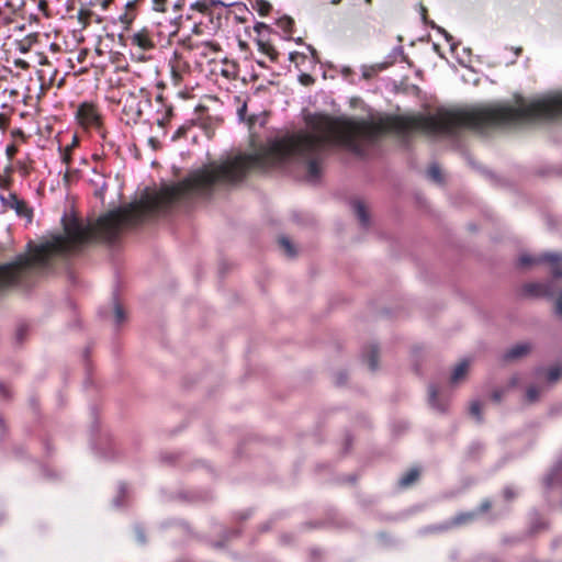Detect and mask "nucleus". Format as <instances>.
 <instances>
[{"label": "nucleus", "mask_w": 562, "mask_h": 562, "mask_svg": "<svg viewBox=\"0 0 562 562\" xmlns=\"http://www.w3.org/2000/svg\"><path fill=\"white\" fill-rule=\"evenodd\" d=\"M516 105L497 103L471 110H438L434 115H386L378 120H352L316 114L307 120L311 132L288 133L268 142L254 154H238L213 161L192 171L181 181L144 194L139 201L108 212L93 223V241L114 244L124 227L139 224L146 216L169 209L175 202L193 195H210L213 188L243 181L250 169L276 167L300 157L307 160L312 180L322 173L318 156L330 144L344 145L359 153V139L373 142L386 133L406 136L412 132L451 135L461 127L485 128L533 123V101L521 95Z\"/></svg>", "instance_id": "f257e3e1"}, {"label": "nucleus", "mask_w": 562, "mask_h": 562, "mask_svg": "<svg viewBox=\"0 0 562 562\" xmlns=\"http://www.w3.org/2000/svg\"><path fill=\"white\" fill-rule=\"evenodd\" d=\"M344 380H346V375L340 374L338 383H344Z\"/></svg>", "instance_id": "052dcab7"}, {"label": "nucleus", "mask_w": 562, "mask_h": 562, "mask_svg": "<svg viewBox=\"0 0 562 562\" xmlns=\"http://www.w3.org/2000/svg\"><path fill=\"white\" fill-rule=\"evenodd\" d=\"M16 165L20 168V170L23 172L24 176H26L29 173L27 168L25 167V165L23 162L18 161Z\"/></svg>", "instance_id": "864d4df0"}, {"label": "nucleus", "mask_w": 562, "mask_h": 562, "mask_svg": "<svg viewBox=\"0 0 562 562\" xmlns=\"http://www.w3.org/2000/svg\"><path fill=\"white\" fill-rule=\"evenodd\" d=\"M257 45L259 52L263 53L269 57V59L272 63H277L279 58V52L276 49V47L269 42L265 41L262 38L257 40Z\"/></svg>", "instance_id": "a211bd4d"}, {"label": "nucleus", "mask_w": 562, "mask_h": 562, "mask_svg": "<svg viewBox=\"0 0 562 562\" xmlns=\"http://www.w3.org/2000/svg\"><path fill=\"white\" fill-rule=\"evenodd\" d=\"M252 8L258 12L259 15L266 16L268 15L271 10L272 5L267 0H256L252 4Z\"/></svg>", "instance_id": "393cba45"}, {"label": "nucleus", "mask_w": 562, "mask_h": 562, "mask_svg": "<svg viewBox=\"0 0 562 562\" xmlns=\"http://www.w3.org/2000/svg\"><path fill=\"white\" fill-rule=\"evenodd\" d=\"M362 77L364 79H370L372 77V72L371 71H363Z\"/></svg>", "instance_id": "4d7b16f0"}, {"label": "nucleus", "mask_w": 562, "mask_h": 562, "mask_svg": "<svg viewBox=\"0 0 562 562\" xmlns=\"http://www.w3.org/2000/svg\"><path fill=\"white\" fill-rule=\"evenodd\" d=\"M470 414L476 418L479 423L483 420L482 417V405L479 401H473L470 404Z\"/></svg>", "instance_id": "c756f323"}, {"label": "nucleus", "mask_w": 562, "mask_h": 562, "mask_svg": "<svg viewBox=\"0 0 562 562\" xmlns=\"http://www.w3.org/2000/svg\"><path fill=\"white\" fill-rule=\"evenodd\" d=\"M192 32L195 33V34H200L201 31H200L199 25H194Z\"/></svg>", "instance_id": "13d9d810"}, {"label": "nucleus", "mask_w": 562, "mask_h": 562, "mask_svg": "<svg viewBox=\"0 0 562 562\" xmlns=\"http://www.w3.org/2000/svg\"><path fill=\"white\" fill-rule=\"evenodd\" d=\"M492 503L488 499H485L481 503L479 507V513H486L491 509Z\"/></svg>", "instance_id": "c03bdc74"}, {"label": "nucleus", "mask_w": 562, "mask_h": 562, "mask_svg": "<svg viewBox=\"0 0 562 562\" xmlns=\"http://www.w3.org/2000/svg\"><path fill=\"white\" fill-rule=\"evenodd\" d=\"M13 167L11 165L4 168V173L0 176V189L2 191H11Z\"/></svg>", "instance_id": "5701e85b"}, {"label": "nucleus", "mask_w": 562, "mask_h": 562, "mask_svg": "<svg viewBox=\"0 0 562 562\" xmlns=\"http://www.w3.org/2000/svg\"><path fill=\"white\" fill-rule=\"evenodd\" d=\"M364 1H366V3H368V4H372V0H364Z\"/></svg>", "instance_id": "0e129e2a"}, {"label": "nucleus", "mask_w": 562, "mask_h": 562, "mask_svg": "<svg viewBox=\"0 0 562 562\" xmlns=\"http://www.w3.org/2000/svg\"><path fill=\"white\" fill-rule=\"evenodd\" d=\"M125 318H126V316H125V312H124L123 307L116 303L115 307H114L115 324L117 326L121 325L125 321Z\"/></svg>", "instance_id": "2f4dec72"}, {"label": "nucleus", "mask_w": 562, "mask_h": 562, "mask_svg": "<svg viewBox=\"0 0 562 562\" xmlns=\"http://www.w3.org/2000/svg\"><path fill=\"white\" fill-rule=\"evenodd\" d=\"M186 4V0H151V9L158 13H166L169 11V8L172 9L173 12H180Z\"/></svg>", "instance_id": "f8f14e48"}, {"label": "nucleus", "mask_w": 562, "mask_h": 562, "mask_svg": "<svg viewBox=\"0 0 562 562\" xmlns=\"http://www.w3.org/2000/svg\"><path fill=\"white\" fill-rule=\"evenodd\" d=\"M0 395L4 398H8L10 396L7 386L1 382H0Z\"/></svg>", "instance_id": "8fccbe9b"}, {"label": "nucleus", "mask_w": 562, "mask_h": 562, "mask_svg": "<svg viewBox=\"0 0 562 562\" xmlns=\"http://www.w3.org/2000/svg\"><path fill=\"white\" fill-rule=\"evenodd\" d=\"M541 263L549 265L553 278H562V255L560 254L547 252L540 256L521 255L518 259V265L521 268Z\"/></svg>", "instance_id": "39448f33"}, {"label": "nucleus", "mask_w": 562, "mask_h": 562, "mask_svg": "<svg viewBox=\"0 0 562 562\" xmlns=\"http://www.w3.org/2000/svg\"><path fill=\"white\" fill-rule=\"evenodd\" d=\"M76 123L86 132L94 131L105 138L104 115L100 105L93 101H83L75 111Z\"/></svg>", "instance_id": "7ed1b4c3"}, {"label": "nucleus", "mask_w": 562, "mask_h": 562, "mask_svg": "<svg viewBox=\"0 0 562 562\" xmlns=\"http://www.w3.org/2000/svg\"><path fill=\"white\" fill-rule=\"evenodd\" d=\"M8 125H9V117L5 114L0 113V128H5Z\"/></svg>", "instance_id": "09e8293b"}, {"label": "nucleus", "mask_w": 562, "mask_h": 562, "mask_svg": "<svg viewBox=\"0 0 562 562\" xmlns=\"http://www.w3.org/2000/svg\"><path fill=\"white\" fill-rule=\"evenodd\" d=\"M19 49L22 52V53H27L29 52V46H26L25 44L23 43H20L19 44Z\"/></svg>", "instance_id": "5fc2aeb1"}, {"label": "nucleus", "mask_w": 562, "mask_h": 562, "mask_svg": "<svg viewBox=\"0 0 562 562\" xmlns=\"http://www.w3.org/2000/svg\"><path fill=\"white\" fill-rule=\"evenodd\" d=\"M0 201L4 210L14 211L19 217L26 218L29 222L33 218V210L27 203L12 191L0 192Z\"/></svg>", "instance_id": "0eeeda50"}, {"label": "nucleus", "mask_w": 562, "mask_h": 562, "mask_svg": "<svg viewBox=\"0 0 562 562\" xmlns=\"http://www.w3.org/2000/svg\"><path fill=\"white\" fill-rule=\"evenodd\" d=\"M522 353H516V352H513V353H507L506 355V360L507 361H512V360H515L516 358H518L519 356H521Z\"/></svg>", "instance_id": "603ef678"}, {"label": "nucleus", "mask_w": 562, "mask_h": 562, "mask_svg": "<svg viewBox=\"0 0 562 562\" xmlns=\"http://www.w3.org/2000/svg\"><path fill=\"white\" fill-rule=\"evenodd\" d=\"M503 494L507 501H512L516 496L515 492L510 487H506Z\"/></svg>", "instance_id": "a18cd8bd"}, {"label": "nucleus", "mask_w": 562, "mask_h": 562, "mask_svg": "<svg viewBox=\"0 0 562 562\" xmlns=\"http://www.w3.org/2000/svg\"><path fill=\"white\" fill-rule=\"evenodd\" d=\"M379 353H367V357L364 359L366 363L368 364L369 369L374 371L378 368L379 363Z\"/></svg>", "instance_id": "473e14b6"}, {"label": "nucleus", "mask_w": 562, "mask_h": 562, "mask_svg": "<svg viewBox=\"0 0 562 562\" xmlns=\"http://www.w3.org/2000/svg\"><path fill=\"white\" fill-rule=\"evenodd\" d=\"M85 7L90 8L94 12L103 15L104 12L109 11L114 0H81Z\"/></svg>", "instance_id": "dca6fc26"}, {"label": "nucleus", "mask_w": 562, "mask_h": 562, "mask_svg": "<svg viewBox=\"0 0 562 562\" xmlns=\"http://www.w3.org/2000/svg\"><path fill=\"white\" fill-rule=\"evenodd\" d=\"M352 206H353L355 214L358 217L360 224L364 227L368 226L369 225V214L367 212L364 203L357 200L352 203Z\"/></svg>", "instance_id": "aec40b11"}, {"label": "nucleus", "mask_w": 562, "mask_h": 562, "mask_svg": "<svg viewBox=\"0 0 562 562\" xmlns=\"http://www.w3.org/2000/svg\"><path fill=\"white\" fill-rule=\"evenodd\" d=\"M470 367H471V360L465 358V359H462L456 367L454 369L452 370V373H451V376H450V382L452 384H458L460 383L461 381L465 380L467 375H468V372L470 370Z\"/></svg>", "instance_id": "4468645a"}, {"label": "nucleus", "mask_w": 562, "mask_h": 562, "mask_svg": "<svg viewBox=\"0 0 562 562\" xmlns=\"http://www.w3.org/2000/svg\"><path fill=\"white\" fill-rule=\"evenodd\" d=\"M11 22L12 20L8 15H5L4 12L0 9V30L3 26L9 25Z\"/></svg>", "instance_id": "ea45409f"}, {"label": "nucleus", "mask_w": 562, "mask_h": 562, "mask_svg": "<svg viewBox=\"0 0 562 562\" xmlns=\"http://www.w3.org/2000/svg\"><path fill=\"white\" fill-rule=\"evenodd\" d=\"M18 151H19V147L15 143H11V144L7 145V147H5V155L9 160H12L14 158V156L18 154Z\"/></svg>", "instance_id": "72a5a7b5"}, {"label": "nucleus", "mask_w": 562, "mask_h": 562, "mask_svg": "<svg viewBox=\"0 0 562 562\" xmlns=\"http://www.w3.org/2000/svg\"><path fill=\"white\" fill-rule=\"evenodd\" d=\"M221 4L217 0H195L190 3V10L196 11L204 15H212L214 8Z\"/></svg>", "instance_id": "2eb2a0df"}, {"label": "nucleus", "mask_w": 562, "mask_h": 562, "mask_svg": "<svg viewBox=\"0 0 562 562\" xmlns=\"http://www.w3.org/2000/svg\"><path fill=\"white\" fill-rule=\"evenodd\" d=\"M504 395H505V390H503V389L495 390L492 393V400L495 403H499L502 401V398L504 397Z\"/></svg>", "instance_id": "58836bf2"}, {"label": "nucleus", "mask_w": 562, "mask_h": 562, "mask_svg": "<svg viewBox=\"0 0 562 562\" xmlns=\"http://www.w3.org/2000/svg\"><path fill=\"white\" fill-rule=\"evenodd\" d=\"M2 423H3V420H2V418L0 417V426L2 425Z\"/></svg>", "instance_id": "338daca9"}, {"label": "nucleus", "mask_w": 562, "mask_h": 562, "mask_svg": "<svg viewBox=\"0 0 562 562\" xmlns=\"http://www.w3.org/2000/svg\"><path fill=\"white\" fill-rule=\"evenodd\" d=\"M221 50V47L217 43L212 41H200L199 47L196 52L199 56L203 59L214 60L215 55Z\"/></svg>", "instance_id": "ddd939ff"}, {"label": "nucleus", "mask_w": 562, "mask_h": 562, "mask_svg": "<svg viewBox=\"0 0 562 562\" xmlns=\"http://www.w3.org/2000/svg\"><path fill=\"white\" fill-rule=\"evenodd\" d=\"M419 477V470L416 468L411 469L400 479V485L402 487H408L414 484Z\"/></svg>", "instance_id": "412c9836"}, {"label": "nucleus", "mask_w": 562, "mask_h": 562, "mask_svg": "<svg viewBox=\"0 0 562 562\" xmlns=\"http://www.w3.org/2000/svg\"><path fill=\"white\" fill-rule=\"evenodd\" d=\"M522 293L526 296L532 297H552L558 293L554 312L558 316L562 317V290L558 291L553 281L526 283L522 285Z\"/></svg>", "instance_id": "20e7f679"}, {"label": "nucleus", "mask_w": 562, "mask_h": 562, "mask_svg": "<svg viewBox=\"0 0 562 562\" xmlns=\"http://www.w3.org/2000/svg\"><path fill=\"white\" fill-rule=\"evenodd\" d=\"M186 133H187V128H186L184 126H180V127L176 131V133H175V135H173V137H172V138H173V139L181 138V137H183V136L186 135Z\"/></svg>", "instance_id": "49530a36"}, {"label": "nucleus", "mask_w": 562, "mask_h": 562, "mask_svg": "<svg viewBox=\"0 0 562 562\" xmlns=\"http://www.w3.org/2000/svg\"><path fill=\"white\" fill-rule=\"evenodd\" d=\"M254 30L258 35H261L263 31L269 32L270 27L263 22H257L254 26Z\"/></svg>", "instance_id": "e433bc0d"}, {"label": "nucleus", "mask_w": 562, "mask_h": 562, "mask_svg": "<svg viewBox=\"0 0 562 562\" xmlns=\"http://www.w3.org/2000/svg\"><path fill=\"white\" fill-rule=\"evenodd\" d=\"M11 134H12V136H13V137L19 136V137L24 138V132H23L21 128H15V130H13V131L11 132Z\"/></svg>", "instance_id": "3c124183"}, {"label": "nucleus", "mask_w": 562, "mask_h": 562, "mask_svg": "<svg viewBox=\"0 0 562 562\" xmlns=\"http://www.w3.org/2000/svg\"><path fill=\"white\" fill-rule=\"evenodd\" d=\"M531 348L532 347L530 345H528V344H518L515 347H513L509 351H518V352L530 351Z\"/></svg>", "instance_id": "a19ab883"}, {"label": "nucleus", "mask_w": 562, "mask_h": 562, "mask_svg": "<svg viewBox=\"0 0 562 562\" xmlns=\"http://www.w3.org/2000/svg\"><path fill=\"white\" fill-rule=\"evenodd\" d=\"M79 146V138L77 135H74L72 136V140L69 145H67L63 150H61V161L67 166V167H70L71 162H72V156H71V153L72 150Z\"/></svg>", "instance_id": "6ab92c4d"}, {"label": "nucleus", "mask_w": 562, "mask_h": 562, "mask_svg": "<svg viewBox=\"0 0 562 562\" xmlns=\"http://www.w3.org/2000/svg\"><path fill=\"white\" fill-rule=\"evenodd\" d=\"M38 9H40L42 12H44V13H45V15H47V16H48V12H47V10H48V3H47V1H46V0H40V1H38Z\"/></svg>", "instance_id": "de8ad7c7"}, {"label": "nucleus", "mask_w": 562, "mask_h": 562, "mask_svg": "<svg viewBox=\"0 0 562 562\" xmlns=\"http://www.w3.org/2000/svg\"><path fill=\"white\" fill-rule=\"evenodd\" d=\"M14 65L22 70H27L30 68V64L26 60L20 58L14 60Z\"/></svg>", "instance_id": "37998d69"}, {"label": "nucleus", "mask_w": 562, "mask_h": 562, "mask_svg": "<svg viewBox=\"0 0 562 562\" xmlns=\"http://www.w3.org/2000/svg\"><path fill=\"white\" fill-rule=\"evenodd\" d=\"M562 376V367L561 366H553L546 372V380L549 383L557 382Z\"/></svg>", "instance_id": "bb28decb"}, {"label": "nucleus", "mask_w": 562, "mask_h": 562, "mask_svg": "<svg viewBox=\"0 0 562 562\" xmlns=\"http://www.w3.org/2000/svg\"><path fill=\"white\" fill-rule=\"evenodd\" d=\"M279 245L288 257L295 256V249L292 243L286 237H280Z\"/></svg>", "instance_id": "cd10ccee"}, {"label": "nucleus", "mask_w": 562, "mask_h": 562, "mask_svg": "<svg viewBox=\"0 0 562 562\" xmlns=\"http://www.w3.org/2000/svg\"><path fill=\"white\" fill-rule=\"evenodd\" d=\"M169 66L171 78L176 85L180 83L183 80V77L191 72V65L189 60L178 50L173 52L169 60Z\"/></svg>", "instance_id": "1a4fd4ad"}, {"label": "nucleus", "mask_w": 562, "mask_h": 562, "mask_svg": "<svg viewBox=\"0 0 562 562\" xmlns=\"http://www.w3.org/2000/svg\"><path fill=\"white\" fill-rule=\"evenodd\" d=\"M475 517H476V513L475 512L460 513L457 516H454L451 520H449V521H447L445 524L429 527L428 531H430V532L447 531V530H449L451 528L459 527V526H462V525H467V524L473 521L475 519Z\"/></svg>", "instance_id": "9b49d317"}, {"label": "nucleus", "mask_w": 562, "mask_h": 562, "mask_svg": "<svg viewBox=\"0 0 562 562\" xmlns=\"http://www.w3.org/2000/svg\"><path fill=\"white\" fill-rule=\"evenodd\" d=\"M258 65L265 67V64L262 61H258Z\"/></svg>", "instance_id": "69168bd1"}, {"label": "nucleus", "mask_w": 562, "mask_h": 562, "mask_svg": "<svg viewBox=\"0 0 562 562\" xmlns=\"http://www.w3.org/2000/svg\"><path fill=\"white\" fill-rule=\"evenodd\" d=\"M125 32L124 45L130 47L132 56L137 61H146L149 58L148 53L170 45L171 37L178 33L177 30L169 34L165 33L160 23H149L138 29L131 27Z\"/></svg>", "instance_id": "f03ea898"}, {"label": "nucleus", "mask_w": 562, "mask_h": 562, "mask_svg": "<svg viewBox=\"0 0 562 562\" xmlns=\"http://www.w3.org/2000/svg\"><path fill=\"white\" fill-rule=\"evenodd\" d=\"M541 390L536 386H529L526 392V401L529 404L537 402L540 397Z\"/></svg>", "instance_id": "c85d7f7f"}, {"label": "nucleus", "mask_w": 562, "mask_h": 562, "mask_svg": "<svg viewBox=\"0 0 562 562\" xmlns=\"http://www.w3.org/2000/svg\"><path fill=\"white\" fill-rule=\"evenodd\" d=\"M299 80L304 86H311L315 82V79L310 74H301Z\"/></svg>", "instance_id": "f704fd0d"}, {"label": "nucleus", "mask_w": 562, "mask_h": 562, "mask_svg": "<svg viewBox=\"0 0 562 562\" xmlns=\"http://www.w3.org/2000/svg\"><path fill=\"white\" fill-rule=\"evenodd\" d=\"M437 31L443 35L445 40L451 44V47L453 48V44H452V35L449 34L445 29L440 27V26H437Z\"/></svg>", "instance_id": "79ce46f5"}, {"label": "nucleus", "mask_w": 562, "mask_h": 562, "mask_svg": "<svg viewBox=\"0 0 562 562\" xmlns=\"http://www.w3.org/2000/svg\"><path fill=\"white\" fill-rule=\"evenodd\" d=\"M308 49L311 50L313 56H316L317 52H316V49L314 47L308 46Z\"/></svg>", "instance_id": "bf43d9fd"}, {"label": "nucleus", "mask_w": 562, "mask_h": 562, "mask_svg": "<svg viewBox=\"0 0 562 562\" xmlns=\"http://www.w3.org/2000/svg\"><path fill=\"white\" fill-rule=\"evenodd\" d=\"M246 111V105H244L240 110H239V114L241 115L243 113H245Z\"/></svg>", "instance_id": "680f3d73"}, {"label": "nucleus", "mask_w": 562, "mask_h": 562, "mask_svg": "<svg viewBox=\"0 0 562 562\" xmlns=\"http://www.w3.org/2000/svg\"><path fill=\"white\" fill-rule=\"evenodd\" d=\"M277 25L286 34H292L294 29V21L290 16H282L277 21Z\"/></svg>", "instance_id": "a878e982"}, {"label": "nucleus", "mask_w": 562, "mask_h": 562, "mask_svg": "<svg viewBox=\"0 0 562 562\" xmlns=\"http://www.w3.org/2000/svg\"><path fill=\"white\" fill-rule=\"evenodd\" d=\"M200 41H195L191 35H187L178 41V45L188 52L196 50Z\"/></svg>", "instance_id": "b1692460"}, {"label": "nucleus", "mask_w": 562, "mask_h": 562, "mask_svg": "<svg viewBox=\"0 0 562 562\" xmlns=\"http://www.w3.org/2000/svg\"><path fill=\"white\" fill-rule=\"evenodd\" d=\"M10 72V69L0 65V89L2 88V83L8 80V76Z\"/></svg>", "instance_id": "c9c22d12"}, {"label": "nucleus", "mask_w": 562, "mask_h": 562, "mask_svg": "<svg viewBox=\"0 0 562 562\" xmlns=\"http://www.w3.org/2000/svg\"><path fill=\"white\" fill-rule=\"evenodd\" d=\"M145 4V0H128L117 20L123 31H130Z\"/></svg>", "instance_id": "6e6552de"}, {"label": "nucleus", "mask_w": 562, "mask_h": 562, "mask_svg": "<svg viewBox=\"0 0 562 562\" xmlns=\"http://www.w3.org/2000/svg\"><path fill=\"white\" fill-rule=\"evenodd\" d=\"M340 2H341V0H331L333 4H339Z\"/></svg>", "instance_id": "e2e57ef3"}, {"label": "nucleus", "mask_w": 562, "mask_h": 562, "mask_svg": "<svg viewBox=\"0 0 562 562\" xmlns=\"http://www.w3.org/2000/svg\"><path fill=\"white\" fill-rule=\"evenodd\" d=\"M427 175L434 181H441V170L437 165H431L427 170Z\"/></svg>", "instance_id": "7c9ffc66"}, {"label": "nucleus", "mask_w": 562, "mask_h": 562, "mask_svg": "<svg viewBox=\"0 0 562 562\" xmlns=\"http://www.w3.org/2000/svg\"><path fill=\"white\" fill-rule=\"evenodd\" d=\"M156 102L159 103L161 105V108H164V113H162L161 116L156 119V123L159 126L164 127L171 120V117L173 115V108L171 105H167L165 103L164 98H162L161 94L157 95Z\"/></svg>", "instance_id": "f3484780"}, {"label": "nucleus", "mask_w": 562, "mask_h": 562, "mask_svg": "<svg viewBox=\"0 0 562 562\" xmlns=\"http://www.w3.org/2000/svg\"><path fill=\"white\" fill-rule=\"evenodd\" d=\"M77 21L81 26V30H86L92 24H102L105 22V16L94 12L88 7L83 5V2L80 0V4L77 11Z\"/></svg>", "instance_id": "9d476101"}, {"label": "nucleus", "mask_w": 562, "mask_h": 562, "mask_svg": "<svg viewBox=\"0 0 562 562\" xmlns=\"http://www.w3.org/2000/svg\"><path fill=\"white\" fill-rule=\"evenodd\" d=\"M429 403L430 405L438 409L439 412H446L447 411V404H441L438 401V389L435 385L429 386Z\"/></svg>", "instance_id": "4be33fe9"}, {"label": "nucleus", "mask_w": 562, "mask_h": 562, "mask_svg": "<svg viewBox=\"0 0 562 562\" xmlns=\"http://www.w3.org/2000/svg\"><path fill=\"white\" fill-rule=\"evenodd\" d=\"M137 538H138V540H139L142 543H144V542H145V536H144L143 531H138V532H137Z\"/></svg>", "instance_id": "6e6d98bb"}, {"label": "nucleus", "mask_w": 562, "mask_h": 562, "mask_svg": "<svg viewBox=\"0 0 562 562\" xmlns=\"http://www.w3.org/2000/svg\"><path fill=\"white\" fill-rule=\"evenodd\" d=\"M150 105L148 97L137 95L134 92L125 97L123 103V113L127 117V122L138 123L143 116L144 106Z\"/></svg>", "instance_id": "423d86ee"}, {"label": "nucleus", "mask_w": 562, "mask_h": 562, "mask_svg": "<svg viewBox=\"0 0 562 562\" xmlns=\"http://www.w3.org/2000/svg\"><path fill=\"white\" fill-rule=\"evenodd\" d=\"M289 59L293 63H297L299 60H305L306 56L299 52H292L290 53Z\"/></svg>", "instance_id": "4c0bfd02"}]
</instances>
